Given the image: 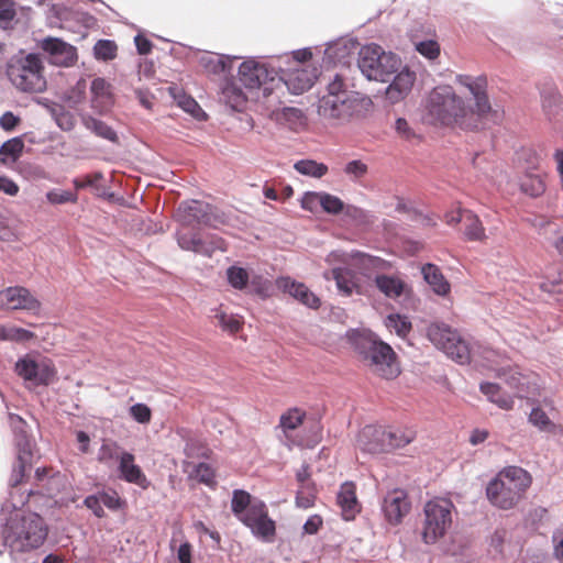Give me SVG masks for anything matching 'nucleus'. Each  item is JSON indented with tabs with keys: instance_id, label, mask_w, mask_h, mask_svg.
Returning <instances> with one entry per match:
<instances>
[{
	"instance_id": "ea45409f",
	"label": "nucleus",
	"mask_w": 563,
	"mask_h": 563,
	"mask_svg": "<svg viewBox=\"0 0 563 563\" xmlns=\"http://www.w3.org/2000/svg\"><path fill=\"white\" fill-rule=\"evenodd\" d=\"M222 99L233 110L238 111H240L246 102V98L243 91L239 87L231 84L227 85L222 89Z\"/></svg>"
},
{
	"instance_id": "cd10ccee",
	"label": "nucleus",
	"mask_w": 563,
	"mask_h": 563,
	"mask_svg": "<svg viewBox=\"0 0 563 563\" xmlns=\"http://www.w3.org/2000/svg\"><path fill=\"white\" fill-rule=\"evenodd\" d=\"M423 249V244L394 233L389 235V252L399 256H412Z\"/></svg>"
},
{
	"instance_id": "9b49d317",
	"label": "nucleus",
	"mask_w": 563,
	"mask_h": 563,
	"mask_svg": "<svg viewBox=\"0 0 563 563\" xmlns=\"http://www.w3.org/2000/svg\"><path fill=\"white\" fill-rule=\"evenodd\" d=\"M252 533L265 541L272 542L276 536V523L269 517L267 506L262 500H254L249 511L239 519Z\"/></svg>"
},
{
	"instance_id": "2f4dec72",
	"label": "nucleus",
	"mask_w": 563,
	"mask_h": 563,
	"mask_svg": "<svg viewBox=\"0 0 563 563\" xmlns=\"http://www.w3.org/2000/svg\"><path fill=\"white\" fill-rule=\"evenodd\" d=\"M481 391L489 401L497 405L504 410H510L514 407V399L508 394L501 393L500 387L494 383H483L479 387Z\"/></svg>"
},
{
	"instance_id": "2eb2a0df",
	"label": "nucleus",
	"mask_w": 563,
	"mask_h": 563,
	"mask_svg": "<svg viewBox=\"0 0 563 563\" xmlns=\"http://www.w3.org/2000/svg\"><path fill=\"white\" fill-rule=\"evenodd\" d=\"M383 54L378 45H366L361 48L358 67L368 79L382 82L387 80V70L382 63Z\"/></svg>"
},
{
	"instance_id": "338daca9",
	"label": "nucleus",
	"mask_w": 563,
	"mask_h": 563,
	"mask_svg": "<svg viewBox=\"0 0 563 563\" xmlns=\"http://www.w3.org/2000/svg\"><path fill=\"white\" fill-rule=\"evenodd\" d=\"M320 192H306L301 199V207L308 211H314L320 206Z\"/></svg>"
},
{
	"instance_id": "13d9d810",
	"label": "nucleus",
	"mask_w": 563,
	"mask_h": 563,
	"mask_svg": "<svg viewBox=\"0 0 563 563\" xmlns=\"http://www.w3.org/2000/svg\"><path fill=\"white\" fill-rule=\"evenodd\" d=\"M88 126L96 132V134L107 140L113 141L117 137V133L109 125H107L104 122L100 120L92 119L89 122Z\"/></svg>"
},
{
	"instance_id": "09e8293b",
	"label": "nucleus",
	"mask_w": 563,
	"mask_h": 563,
	"mask_svg": "<svg viewBox=\"0 0 563 563\" xmlns=\"http://www.w3.org/2000/svg\"><path fill=\"white\" fill-rule=\"evenodd\" d=\"M389 328H393L398 336L406 339L412 330L411 321L401 314H389Z\"/></svg>"
},
{
	"instance_id": "b1692460",
	"label": "nucleus",
	"mask_w": 563,
	"mask_h": 563,
	"mask_svg": "<svg viewBox=\"0 0 563 563\" xmlns=\"http://www.w3.org/2000/svg\"><path fill=\"white\" fill-rule=\"evenodd\" d=\"M518 184L526 195L539 197L545 191V175L538 166H533L519 176Z\"/></svg>"
},
{
	"instance_id": "c756f323",
	"label": "nucleus",
	"mask_w": 563,
	"mask_h": 563,
	"mask_svg": "<svg viewBox=\"0 0 563 563\" xmlns=\"http://www.w3.org/2000/svg\"><path fill=\"white\" fill-rule=\"evenodd\" d=\"M528 421L540 432L549 434H558L562 432L561 426L554 423L548 413L539 406L532 408L529 413Z\"/></svg>"
},
{
	"instance_id": "a18cd8bd",
	"label": "nucleus",
	"mask_w": 563,
	"mask_h": 563,
	"mask_svg": "<svg viewBox=\"0 0 563 563\" xmlns=\"http://www.w3.org/2000/svg\"><path fill=\"white\" fill-rule=\"evenodd\" d=\"M118 46L113 41L99 40L93 46V54L97 59L112 60L117 57Z\"/></svg>"
},
{
	"instance_id": "e2e57ef3",
	"label": "nucleus",
	"mask_w": 563,
	"mask_h": 563,
	"mask_svg": "<svg viewBox=\"0 0 563 563\" xmlns=\"http://www.w3.org/2000/svg\"><path fill=\"white\" fill-rule=\"evenodd\" d=\"M100 498H101V501H102V506H106L107 508L111 509V510H117L119 508H121L122 506V500L121 498L119 497L118 493L115 492H112V493H101L99 494Z\"/></svg>"
},
{
	"instance_id": "de8ad7c7",
	"label": "nucleus",
	"mask_w": 563,
	"mask_h": 563,
	"mask_svg": "<svg viewBox=\"0 0 563 563\" xmlns=\"http://www.w3.org/2000/svg\"><path fill=\"white\" fill-rule=\"evenodd\" d=\"M227 277L229 284L238 289L243 290L247 287L249 284V274L246 269L238 266H231L227 271Z\"/></svg>"
},
{
	"instance_id": "f3484780",
	"label": "nucleus",
	"mask_w": 563,
	"mask_h": 563,
	"mask_svg": "<svg viewBox=\"0 0 563 563\" xmlns=\"http://www.w3.org/2000/svg\"><path fill=\"white\" fill-rule=\"evenodd\" d=\"M318 77L316 67L288 68L283 71L279 81L294 95H301L309 90Z\"/></svg>"
},
{
	"instance_id": "a211bd4d",
	"label": "nucleus",
	"mask_w": 563,
	"mask_h": 563,
	"mask_svg": "<svg viewBox=\"0 0 563 563\" xmlns=\"http://www.w3.org/2000/svg\"><path fill=\"white\" fill-rule=\"evenodd\" d=\"M239 78L249 89H257L275 81L268 68L255 60H245L240 65Z\"/></svg>"
},
{
	"instance_id": "e433bc0d",
	"label": "nucleus",
	"mask_w": 563,
	"mask_h": 563,
	"mask_svg": "<svg viewBox=\"0 0 563 563\" xmlns=\"http://www.w3.org/2000/svg\"><path fill=\"white\" fill-rule=\"evenodd\" d=\"M277 120L286 123L291 130H298L306 124L303 112L300 109L292 107L284 108L279 113H277Z\"/></svg>"
},
{
	"instance_id": "9d476101",
	"label": "nucleus",
	"mask_w": 563,
	"mask_h": 563,
	"mask_svg": "<svg viewBox=\"0 0 563 563\" xmlns=\"http://www.w3.org/2000/svg\"><path fill=\"white\" fill-rule=\"evenodd\" d=\"M16 374L33 386H47L56 376V368L48 358H35L27 354L15 363Z\"/></svg>"
},
{
	"instance_id": "393cba45",
	"label": "nucleus",
	"mask_w": 563,
	"mask_h": 563,
	"mask_svg": "<svg viewBox=\"0 0 563 563\" xmlns=\"http://www.w3.org/2000/svg\"><path fill=\"white\" fill-rule=\"evenodd\" d=\"M421 274L423 279L438 296L446 297L451 292L450 283L441 272L440 267L435 264H424L421 267Z\"/></svg>"
},
{
	"instance_id": "4c0bfd02",
	"label": "nucleus",
	"mask_w": 563,
	"mask_h": 563,
	"mask_svg": "<svg viewBox=\"0 0 563 563\" xmlns=\"http://www.w3.org/2000/svg\"><path fill=\"white\" fill-rule=\"evenodd\" d=\"M412 288L399 275L389 276V298H400L404 301H410Z\"/></svg>"
},
{
	"instance_id": "f8f14e48",
	"label": "nucleus",
	"mask_w": 563,
	"mask_h": 563,
	"mask_svg": "<svg viewBox=\"0 0 563 563\" xmlns=\"http://www.w3.org/2000/svg\"><path fill=\"white\" fill-rule=\"evenodd\" d=\"M47 62L56 67L69 68L77 64V48L59 37L47 36L37 43Z\"/></svg>"
},
{
	"instance_id": "4d7b16f0",
	"label": "nucleus",
	"mask_w": 563,
	"mask_h": 563,
	"mask_svg": "<svg viewBox=\"0 0 563 563\" xmlns=\"http://www.w3.org/2000/svg\"><path fill=\"white\" fill-rule=\"evenodd\" d=\"M46 198L51 203H54V205H62V203H66V202H76L77 201V196L69 191H66V190L48 191L46 194Z\"/></svg>"
},
{
	"instance_id": "58836bf2",
	"label": "nucleus",
	"mask_w": 563,
	"mask_h": 563,
	"mask_svg": "<svg viewBox=\"0 0 563 563\" xmlns=\"http://www.w3.org/2000/svg\"><path fill=\"white\" fill-rule=\"evenodd\" d=\"M190 478L197 479L199 483L205 484L211 488L217 486L216 472L207 463H199L194 466V470L189 473Z\"/></svg>"
},
{
	"instance_id": "4468645a",
	"label": "nucleus",
	"mask_w": 563,
	"mask_h": 563,
	"mask_svg": "<svg viewBox=\"0 0 563 563\" xmlns=\"http://www.w3.org/2000/svg\"><path fill=\"white\" fill-rule=\"evenodd\" d=\"M0 307L37 313L41 309V301L27 288L14 286L0 291Z\"/></svg>"
},
{
	"instance_id": "052dcab7",
	"label": "nucleus",
	"mask_w": 563,
	"mask_h": 563,
	"mask_svg": "<svg viewBox=\"0 0 563 563\" xmlns=\"http://www.w3.org/2000/svg\"><path fill=\"white\" fill-rule=\"evenodd\" d=\"M251 288L252 292L262 298L271 296V283L267 279H263L261 276L254 277L251 280Z\"/></svg>"
},
{
	"instance_id": "72a5a7b5",
	"label": "nucleus",
	"mask_w": 563,
	"mask_h": 563,
	"mask_svg": "<svg viewBox=\"0 0 563 563\" xmlns=\"http://www.w3.org/2000/svg\"><path fill=\"white\" fill-rule=\"evenodd\" d=\"M19 451H18V465L14 468V484L18 485L21 483L22 477L24 476L27 464L31 463L32 457V448L31 443L27 440L23 442H19Z\"/></svg>"
},
{
	"instance_id": "20e7f679",
	"label": "nucleus",
	"mask_w": 563,
	"mask_h": 563,
	"mask_svg": "<svg viewBox=\"0 0 563 563\" xmlns=\"http://www.w3.org/2000/svg\"><path fill=\"white\" fill-rule=\"evenodd\" d=\"M5 73L21 92L41 93L46 90L45 66L40 54L20 52L9 59Z\"/></svg>"
},
{
	"instance_id": "a878e982",
	"label": "nucleus",
	"mask_w": 563,
	"mask_h": 563,
	"mask_svg": "<svg viewBox=\"0 0 563 563\" xmlns=\"http://www.w3.org/2000/svg\"><path fill=\"white\" fill-rule=\"evenodd\" d=\"M90 91L92 95V104L100 112L108 110L113 103L111 86L103 78L93 79Z\"/></svg>"
},
{
	"instance_id": "79ce46f5",
	"label": "nucleus",
	"mask_w": 563,
	"mask_h": 563,
	"mask_svg": "<svg viewBox=\"0 0 563 563\" xmlns=\"http://www.w3.org/2000/svg\"><path fill=\"white\" fill-rule=\"evenodd\" d=\"M120 446L115 441H103L99 448L97 461L101 464H109L112 461H120Z\"/></svg>"
},
{
	"instance_id": "bb28decb",
	"label": "nucleus",
	"mask_w": 563,
	"mask_h": 563,
	"mask_svg": "<svg viewBox=\"0 0 563 563\" xmlns=\"http://www.w3.org/2000/svg\"><path fill=\"white\" fill-rule=\"evenodd\" d=\"M463 235L467 241L483 242L486 240L485 228L473 211H465L464 221L462 223Z\"/></svg>"
},
{
	"instance_id": "f257e3e1",
	"label": "nucleus",
	"mask_w": 563,
	"mask_h": 563,
	"mask_svg": "<svg viewBox=\"0 0 563 563\" xmlns=\"http://www.w3.org/2000/svg\"><path fill=\"white\" fill-rule=\"evenodd\" d=\"M456 82L468 89L474 99V107L467 106L451 86H437L427 96L423 120L435 126L477 130L483 119L492 112L487 79L484 76L459 75Z\"/></svg>"
},
{
	"instance_id": "603ef678",
	"label": "nucleus",
	"mask_w": 563,
	"mask_h": 563,
	"mask_svg": "<svg viewBox=\"0 0 563 563\" xmlns=\"http://www.w3.org/2000/svg\"><path fill=\"white\" fill-rule=\"evenodd\" d=\"M131 417L139 423L147 424L152 419V410L145 404H135L130 407Z\"/></svg>"
},
{
	"instance_id": "6ab92c4d",
	"label": "nucleus",
	"mask_w": 563,
	"mask_h": 563,
	"mask_svg": "<svg viewBox=\"0 0 563 563\" xmlns=\"http://www.w3.org/2000/svg\"><path fill=\"white\" fill-rule=\"evenodd\" d=\"M276 286L309 308L318 309L320 307V299L302 283L290 277H278Z\"/></svg>"
},
{
	"instance_id": "ddd939ff",
	"label": "nucleus",
	"mask_w": 563,
	"mask_h": 563,
	"mask_svg": "<svg viewBox=\"0 0 563 563\" xmlns=\"http://www.w3.org/2000/svg\"><path fill=\"white\" fill-rule=\"evenodd\" d=\"M400 63L395 54L389 52V103L402 101L411 92L417 76L408 66L400 70L394 69L396 64Z\"/></svg>"
},
{
	"instance_id": "c9c22d12",
	"label": "nucleus",
	"mask_w": 563,
	"mask_h": 563,
	"mask_svg": "<svg viewBox=\"0 0 563 563\" xmlns=\"http://www.w3.org/2000/svg\"><path fill=\"white\" fill-rule=\"evenodd\" d=\"M253 503L254 500H252L250 493L243 489H235L232 494L231 510L240 519L249 511Z\"/></svg>"
},
{
	"instance_id": "69168bd1",
	"label": "nucleus",
	"mask_w": 563,
	"mask_h": 563,
	"mask_svg": "<svg viewBox=\"0 0 563 563\" xmlns=\"http://www.w3.org/2000/svg\"><path fill=\"white\" fill-rule=\"evenodd\" d=\"M20 122V118L11 111H7L0 117V126L4 131H13Z\"/></svg>"
},
{
	"instance_id": "412c9836",
	"label": "nucleus",
	"mask_w": 563,
	"mask_h": 563,
	"mask_svg": "<svg viewBox=\"0 0 563 563\" xmlns=\"http://www.w3.org/2000/svg\"><path fill=\"white\" fill-rule=\"evenodd\" d=\"M385 429L377 426H365L357 435V446L371 454L384 452Z\"/></svg>"
},
{
	"instance_id": "37998d69",
	"label": "nucleus",
	"mask_w": 563,
	"mask_h": 563,
	"mask_svg": "<svg viewBox=\"0 0 563 563\" xmlns=\"http://www.w3.org/2000/svg\"><path fill=\"white\" fill-rule=\"evenodd\" d=\"M317 489L314 484L299 485L296 495V505L299 508L308 509L314 505Z\"/></svg>"
},
{
	"instance_id": "3c124183",
	"label": "nucleus",
	"mask_w": 563,
	"mask_h": 563,
	"mask_svg": "<svg viewBox=\"0 0 563 563\" xmlns=\"http://www.w3.org/2000/svg\"><path fill=\"white\" fill-rule=\"evenodd\" d=\"M320 198H321L320 207L327 213L338 214L344 208L343 201L336 196H333V195H330L327 192H320Z\"/></svg>"
},
{
	"instance_id": "a19ab883",
	"label": "nucleus",
	"mask_w": 563,
	"mask_h": 563,
	"mask_svg": "<svg viewBox=\"0 0 563 563\" xmlns=\"http://www.w3.org/2000/svg\"><path fill=\"white\" fill-rule=\"evenodd\" d=\"M295 169L307 176L321 178L328 173V166L311 159H302L295 164Z\"/></svg>"
},
{
	"instance_id": "7c9ffc66",
	"label": "nucleus",
	"mask_w": 563,
	"mask_h": 563,
	"mask_svg": "<svg viewBox=\"0 0 563 563\" xmlns=\"http://www.w3.org/2000/svg\"><path fill=\"white\" fill-rule=\"evenodd\" d=\"M211 318L216 325L221 328L224 332L230 334L238 333L243 327V319L240 316L228 313L222 308H217L212 311Z\"/></svg>"
},
{
	"instance_id": "8fccbe9b",
	"label": "nucleus",
	"mask_w": 563,
	"mask_h": 563,
	"mask_svg": "<svg viewBox=\"0 0 563 563\" xmlns=\"http://www.w3.org/2000/svg\"><path fill=\"white\" fill-rule=\"evenodd\" d=\"M24 144L21 139L14 137L4 142L0 147V157L4 162L7 157L18 159L23 151Z\"/></svg>"
},
{
	"instance_id": "1a4fd4ad",
	"label": "nucleus",
	"mask_w": 563,
	"mask_h": 563,
	"mask_svg": "<svg viewBox=\"0 0 563 563\" xmlns=\"http://www.w3.org/2000/svg\"><path fill=\"white\" fill-rule=\"evenodd\" d=\"M363 101L360 95L323 96L319 101L318 112L325 119L347 121L361 112Z\"/></svg>"
},
{
	"instance_id": "0e129e2a",
	"label": "nucleus",
	"mask_w": 563,
	"mask_h": 563,
	"mask_svg": "<svg viewBox=\"0 0 563 563\" xmlns=\"http://www.w3.org/2000/svg\"><path fill=\"white\" fill-rule=\"evenodd\" d=\"M323 526V519L320 515L310 516L305 522L302 529L305 534H316Z\"/></svg>"
},
{
	"instance_id": "bf43d9fd",
	"label": "nucleus",
	"mask_w": 563,
	"mask_h": 563,
	"mask_svg": "<svg viewBox=\"0 0 563 563\" xmlns=\"http://www.w3.org/2000/svg\"><path fill=\"white\" fill-rule=\"evenodd\" d=\"M202 241H205V249H207L209 251L208 253H201L202 255L210 257L217 250H219V251L227 250L225 241L220 236L210 235V236H207L206 239H202Z\"/></svg>"
},
{
	"instance_id": "c03bdc74",
	"label": "nucleus",
	"mask_w": 563,
	"mask_h": 563,
	"mask_svg": "<svg viewBox=\"0 0 563 563\" xmlns=\"http://www.w3.org/2000/svg\"><path fill=\"white\" fill-rule=\"evenodd\" d=\"M395 202L390 203L395 207V212L399 214L398 220L400 221H416L419 218L418 211L415 209L411 202L406 201L404 198L396 196Z\"/></svg>"
},
{
	"instance_id": "f704fd0d",
	"label": "nucleus",
	"mask_w": 563,
	"mask_h": 563,
	"mask_svg": "<svg viewBox=\"0 0 563 563\" xmlns=\"http://www.w3.org/2000/svg\"><path fill=\"white\" fill-rule=\"evenodd\" d=\"M306 412L299 408H290L280 416L279 427L288 438V432L297 429L303 423Z\"/></svg>"
},
{
	"instance_id": "0eeeda50",
	"label": "nucleus",
	"mask_w": 563,
	"mask_h": 563,
	"mask_svg": "<svg viewBox=\"0 0 563 563\" xmlns=\"http://www.w3.org/2000/svg\"><path fill=\"white\" fill-rule=\"evenodd\" d=\"M346 338L362 361L373 373L385 375V361L387 358V344L367 329H352Z\"/></svg>"
},
{
	"instance_id": "7ed1b4c3",
	"label": "nucleus",
	"mask_w": 563,
	"mask_h": 563,
	"mask_svg": "<svg viewBox=\"0 0 563 563\" xmlns=\"http://www.w3.org/2000/svg\"><path fill=\"white\" fill-rule=\"evenodd\" d=\"M47 533L48 527L40 515L16 514L5 523L3 542L12 552H27L38 549L46 540Z\"/></svg>"
},
{
	"instance_id": "f03ea898",
	"label": "nucleus",
	"mask_w": 563,
	"mask_h": 563,
	"mask_svg": "<svg viewBox=\"0 0 563 563\" xmlns=\"http://www.w3.org/2000/svg\"><path fill=\"white\" fill-rule=\"evenodd\" d=\"M532 485L531 474L519 466L504 467L486 487L490 504L503 510L516 508Z\"/></svg>"
},
{
	"instance_id": "4be33fe9",
	"label": "nucleus",
	"mask_w": 563,
	"mask_h": 563,
	"mask_svg": "<svg viewBox=\"0 0 563 563\" xmlns=\"http://www.w3.org/2000/svg\"><path fill=\"white\" fill-rule=\"evenodd\" d=\"M336 501L344 520H353L361 511V504L356 497V486L353 482H345L341 485Z\"/></svg>"
},
{
	"instance_id": "aec40b11",
	"label": "nucleus",
	"mask_w": 563,
	"mask_h": 563,
	"mask_svg": "<svg viewBox=\"0 0 563 563\" xmlns=\"http://www.w3.org/2000/svg\"><path fill=\"white\" fill-rule=\"evenodd\" d=\"M118 470L123 481L135 484L143 489L148 488L150 481L142 468L135 464V456L132 453L121 451Z\"/></svg>"
},
{
	"instance_id": "5fc2aeb1",
	"label": "nucleus",
	"mask_w": 563,
	"mask_h": 563,
	"mask_svg": "<svg viewBox=\"0 0 563 563\" xmlns=\"http://www.w3.org/2000/svg\"><path fill=\"white\" fill-rule=\"evenodd\" d=\"M416 51L429 59H435L440 55V45L433 40L422 41L416 44Z\"/></svg>"
},
{
	"instance_id": "39448f33",
	"label": "nucleus",
	"mask_w": 563,
	"mask_h": 563,
	"mask_svg": "<svg viewBox=\"0 0 563 563\" xmlns=\"http://www.w3.org/2000/svg\"><path fill=\"white\" fill-rule=\"evenodd\" d=\"M455 506L451 499L433 497L422 508L420 534L426 544H434L445 537L453 523Z\"/></svg>"
},
{
	"instance_id": "c85d7f7f",
	"label": "nucleus",
	"mask_w": 563,
	"mask_h": 563,
	"mask_svg": "<svg viewBox=\"0 0 563 563\" xmlns=\"http://www.w3.org/2000/svg\"><path fill=\"white\" fill-rule=\"evenodd\" d=\"M417 437V431L411 426L393 427L389 431V453L404 449Z\"/></svg>"
},
{
	"instance_id": "864d4df0",
	"label": "nucleus",
	"mask_w": 563,
	"mask_h": 563,
	"mask_svg": "<svg viewBox=\"0 0 563 563\" xmlns=\"http://www.w3.org/2000/svg\"><path fill=\"white\" fill-rule=\"evenodd\" d=\"M327 95L332 97H341L343 95H357L354 91L346 89V85L340 75H335L334 78L328 84Z\"/></svg>"
},
{
	"instance_id": "473e14b6",
	"label": "nucleus",
	"mask_w": 563,
	"mask_h": 563,
	"mask_svg": "<svg viewBox=\"0 0 563 563\" xmlns=\"http://www.w3.org/2000/svg\"><path fill=\"white\" fill-rule=\"evenodd\" d=\"M177 242L180 249L185 251H191L195 253H208L205 249V241L194 232L187 230H179L177 233Z\"/></svg>"
},
{
	"instance_id": "774afa93",
	"label": "nucleus",
	"mask_w": 563,
	"mask_h": 563,
	"mask_svg": "<svg viewBox=\"0 0 563 563\" xmlns=\"http://www.w3.org/2000/svg\"><path fill=\"white\" fill-rule=\"evenodd\" d=\"M553 554L563 563V529H558L552 536Z\"/></svg>"
},
{
	"instance_id": "6e6552de",
	"label": "nucleus",
	"mask_w": 563,
	"mask_h": 563,
	"mask_svg": "<svg viewBox=\"0 0 563 563\" xmlns=\"http://www.w3.org/2000/svg\"><path fill=\"white\" fill-rule=\"evenodd\" d=\"M427 336L434 346L459 364H467L471 361L468 344L460 333L443 322H432L427 328Z\"/></svg>"
},
{
	"instance_id": "dca6fc26",
	"label": "nucleus",
	"mask_w": 563,
	"mask_h": 563,
	"mask_svg": "<svg viewBox=\"0 0 563 563\" xmlns=\"http://www.w3.org/2000/svg\"><path fill=\"white\" fill-rule=\"evenodd\" d=\"M177 217L185 225H211L214 220L213 207L205 201L188 200L177 208Z\"/></svg>"
},
{
	"instance_id": "49530a36",
	"label": "nucleus",
	"mask_w": 563,
	"mask_h": 563,
	"mask_svg": "<svg viewBox=\"0 0 563 563\" xmlns=\"http://www.w3.org/2000/svg\"><path fill=\"white\" fill-rule=\"evenodd\" d=\"M343 172L350 180L357 183L367 175L368 166L361 159H353L345 164Z\"/></svg>"
},
{
	"instance_id": "423d86ee",
	"label": "nucleus",
	"mask_w": 563,
	"mask_h": 563,
	"mask_svg": "<svg viewBox=\"0 0 563 563\" xmlns=\"http://www.w3.org/2000/svg\"><path fill=\"white\" fill-rule=\"evenodd\" d=\"M363 266L366 271L364 274L367 278L366 288H363V286L356 282L352 271L347 268H333L332 276L339 290L345 295H352L354 290L357 294H369L372 290L377 289L384 295H387V275L384 273L385 262L368 256L363 261Z\"/></svg>"
},
{
	"instance_id": "6e6d98bb",
	"label": "nucleus",
	"mask_w": 563,
	"mask_h": 563,
	"mask_svg": "<svg viewBox=\"0 0 563 563\" xmlns=\"http://www.w3.org/2000/svg\"><path fill=\"white\" fill-rule=\"evenodd\" d=\"M35 336H36L35 333H33L32 331H29L26 329L15 327V325L8 327V335H7L8 341L22 343V342L31 341V340L35 339Z\"/></svg>"
},
{
	"instance_id": "680f3d73",
	"label": "nucleus",
	"mask_w": 563,
	"mask_h": 563,
	"mask_svg": "<svg viewBox=\"0 0 563 563\" xmlns=\"http://www.w3.org/2000/svg\"><path fill=\"white\" fill-rule=\"evenodd\" d=\"M84 505L90 509L97 518H103L106 512L99 495H89L85 498Z\"/></svg>"
},
{
	"instance_id": "5701e85b",
	"label": "nucleus",
	"mask_w": 563,
	"mask_h": 563,
	"mask_svg": "<svg viewBox=\"0 0 563 563\" xmlns=\"http://www.w3.org/2000/svg\"><path fill=\"white\" fill-rule=\"evenodd\" d=\"M411 500L405 489L389 492V525H398L411 511Z\"/></svg>"
}]
</instances>
